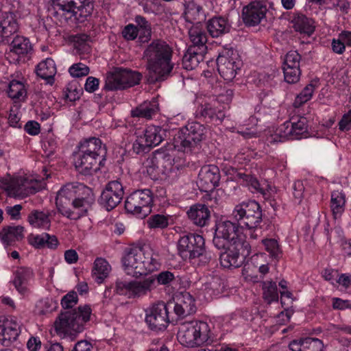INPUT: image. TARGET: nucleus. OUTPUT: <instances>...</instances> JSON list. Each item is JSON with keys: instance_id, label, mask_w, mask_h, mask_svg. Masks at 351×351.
Returning a JSON list of instances; mask_svg holds the SVG:
<instances>
[{"instance_id": "obj_45", "label": "nucleus", "mask_w": 351, "mask_h": 351, "mask_svg": "<svg viewBox=\"0 0 351 351\" xmlns=\"http://www.w3.org/2000/svg\"><path fill=\"white\" fill-rule=\"evenodd\" d=\"M28 221L30 225L35 228L49 230L51 226L48 213L43 211H32L28 217Z\"/></svg>"}, {"instance_id": "obj_25", "label": "nucleus", "mask_w": 351, "mask_h": 351, "mask_svg": "<svg viewBox=\"0 0 351 351\" xmlns=\"http://www.w3.org/2000/svg\"><path fill=\"white\" fill-rule=\"evenodd\" d=\"M220 180L219 170L215 165H206L201 168L197 184L202 191H213L219 184Z\"/></svg>"}, {"instance_id": "obj_43", "label": "nucleus", "mask_w": 351, "mask_h": 351, "mask_svg": "<svg viewBox=\"0 0 351 351\" xmlns=\"http://www.w3.org/2000/svg\"><path fill=\"white\" fill-rule=\"evenodd\" d=\"M346 196L342 191H335L331 193L330 208L335 219L340 218L345 210Z\"/></svg>"}, {"instance_id": "obj_61", "label": "nucleus", "mask_w": 351, "mask_h": 351, "mask_svg": "<svg viewBox=\"0 0 351 351\" xmlns=\"http://www.w3.org/2000/svg\"><path fill=\"white\" fill-rule=\"evenodd\" d=\"M77 302V295L76 292L70 291L65 295L61 300V304L64 308H73Z\"/></svg>"}, {"instance_id": "obj_59", "label": "nucleus", "mask_w": 351, "mask_h": 351, "mask_svg": "<svg viewBox=\"0 0 351 351\" xmlns=\"http://www.w3.org/2000/svg\"><path fill=\"white\" fill-rule=\"evenodd\" d=\"M69 72L73 77H80L89 73V68L84 64L76 63L70 66Z\"/></svg>"}, {"instance_id": "obj_2", "label": "nucleus", "mask_w": 351, "mask_h": 351, "mask_svg": "<svg viewBox=\"0 0 351 351\" xmlns=\"http://www.w3.org/2000/svg\"><path fill=\"white\" fill-rule=\"evenodd\" d=\"M172 50L165 42L153 41L144 51L151 81L164 80L171 73L174 64L171 61Z\"/></svg>"}, {"instance_id": "obj_52", "label": "nucleus", "mask_w": 351, "mask_h": 351, "mask_svg": "<svg viewBox=\"0 0 351 351\" xmlns=\"http://www.w3.org/2000/svg\"><path fill=\"white\" fill-rule=\"evenodd\" d=\"M150 228H165L169 225L168 217L156 214L152 215L147 221Z\"/></svg>"}, {"instance_id": "obj_40", "label": "nucleus", "mask_w": 351, "mask_h": 351, "mask_svg": "<svg viewBox=\"0 0 351 351\" xmlns=\"http://www.w3.org/2000/svg\"><path fill=\"white\" fill-rule=\"evenodd\" d=\"M230 27L226 19L221 16L213 17L207 23L208 31L213 37H219L228 32Z\"/></svg>"}, {"instance_id": "obj_57", "label": "nucleus", "mask_w": 351, "mask_h": 351, "mask_svg": "<svg viewBox=\"0 0 351 351\" xmlns=\"http://www.w3.org/2000/svg\"><path fill=\"white\" fill-rule=\"evenodd\" d=\"M303 351H322V341L316 338L303 339Z\"/></svg>"}, {"instance_id": "obj_41", "label": "nucleus", "mask_w": 351, "mask_h": 351, "mask_svg": "<svg viewBox=\"0 0 351 351\" xmlns=\"http://www.w3.org/2000/svg\"><path fill=\"white\" fill-rule=\"evenodd\" d=\"M102 151L103 148L101 141L97 138H90L80 143L77 152L98 158Z\"/></svg>"}, {"instance_id": "obj_10", "label": "nucleus", "mask_w": 351, "mask_h": 351, "mask_svg": "<svg viewBox=\"0 0 351 351\" xmlns=\"http://www.w3.org/2000/svg\"><path fill=\"white\" fill-rule=\"evenodd\" d=\"M55 6L57 13L64 16L66 20L74 17L83 21L93 10V0H62Z\"/></svg>"}, {"instance_id": "obj_21", "label": "nucleus", "mask_w": 351, "mask_h": 351, "mask_svg": "<svg viewBox=\"0 0 351 351\" xmlns=\"http://www.w3.org/2000/svg\"><path fill=\"white\" fill-rule=\"evenodd\" d=\"M55 330L60 337L73 336L80 332L81 322L76 321V317L71 312H65L60 315L54 323Z\"/></svg>"}, {"instance_id": "obj_33", "label": "nucleus", "mask_w": 351, "mask_h": 351, "mask_svg": "<svg viewBox=\"0 0 351 351\" xmlns=\"http://www.w3.org/2000/svg\"><path fill=\"white\" fill-rule=\"evenodd\" d=\"M184 7V18L189 23H199L201 21L205 19V14L202 8L194 0L186 1Z\"/></svg>"}, {"instance_id": "obj_51", "label": "nucleus", "mask_w": 351, "mask_h": 351, "mask_svg": "<svg viewBox=\"0 0 351 351\" xmlns=\"http://www.w3.org/2000/svg\"><path fill=\"white\" fill-rule=\"evenodd\" d=\"M265 250L274 258H278L281 254V250L278 241L274 239H265L262 240Z\"/></svg>"}, {"instance_id": "obj_47", "label": "nucleus", "mask_w": 351, "mask_h": 351, "mask_svg": "<svg viewBox=\"0 0 351 351\" xmlns=\"http://www.w3.org/2000/svg\"><path fill=\"white\" fill-rule=\"evenodd\" d=\"M160 158L155 154L149 156L143 163L142 171L147 173L152 179L162 178L160 173Z\"/></svg>"}, {"instance_id": "obj_14", "label": "nucleus", "mask_w": 351, "mask_h": 351, "mask_svg": "<svg viewBox=\"0 0 351 351\" xmlns=\"http://www.w3.org/2000/svg\"><path fill=\"white\" fill-rule=\"evenodd\" d=\"M223 171L228 176V179L235 180L241 184L248 186L252 192L260 193L266 198L271 197L276 193V188L271 185L267 184L266 187L261 186L257 179L250 175H247L243 172L238 171L237 169L232 167H225Z\"/></svg>"}, {"instance_id": "obj_39", "label": "nucleus", "mask_w": 351, "mask_h": 351, "mask_svg": "<svg viewBox=\"0 0 351 351\" xmlns=\"http://www.w3.org/2000/svg\"><path fill=\"white\" fill-rule=\"evenodd\" d=\"M57 72L55 62L47 58L41 61L36 67V73L41 78L46 80L49 84L53 82V77Z\"/></svg>"}, {"instance_id": "obj_46", "label": "nucleus", "mask_w": 351, "mask_h": 351, "mask_svg": "<svg viewBox=\"0 0 351 351\" xmlns=\"http://www.w3.org/2000/svg\"><path fill=\"white\" fill-rule=\"evenodd\" d=\"M2 243L6 246L19 241L23 237V228L21 226H12L4 228L0 232Z\"/></svg>"}, {"instance_id": "obj_55", "label": "nucleus", "mask_w": 351, "mask_h": 351, "mask_svg": "<svg viewBox=\"0 0 351 351\" xmlns=\"http://www.w3.org/2000/svg\"><path fill=\"white\" fill-rule=\"evenodd\" d=\"M233 93L230 89L223 90V91L217 95L216 97H213V98H209L208 103H213L212 106L215 108L216 107V104L219 103L223 104H228L232 98Z\"/></svg>"}, {"instance_id": "obj_26", "label": "nucleus", "mask_w": 351, "mask_h": 351, "mask_svg": "<svg viewBox=\"0 0 351 351\" xmlns=\"http://www.w3.org/2000/svg\"><path fill=\"white\" fill-rule=\"evenodd\" d=\"M175 313L179 316H186L195 312L196 307L193 296L188 292L178 293L174 302H171Z\"/></svg>"}, {"instance_id": "obj_12", "label": "nucleus", "mask_w": 351, "mask_h": 351, "mask_svg": "<svg viewBox=\"0 0 351 351\" xmlns=\"http://www.w3.org/2000/svg\"><path fill=\"white\" fill-rule=\"evenodd\" d=\"M141 75L128 69L117 68L108 73L105 88L110 90L124 89L139 83Z\"/></svg>"}, {"instance_id": "obj_18", "label": "nucleus", "mask_w": 351, "mask_h": 351, "mask_svg": "<svg viewBox=\"0 0 351 351\" xmlns=\"http://www.w3.org/2000/svg\"><path fill=\"white\" fill-rule=\"evenodd\" d=\"M135 22L137 26L130 24L125 27L122 32L123 37L130 40L138 37L140 43L147 42L151 36V27L149 23L141 16H136Z\"/></svg>"}, {"instance_id": "obj_22", "label": "nucleus", "mask_w": 351, "mask_h": 351, "mask_svg": "<svg viewBox=\"0 0 351 351\" xmlns=\"http://www.w3.org/2000/svg\"><path fill=\"white\" fill-rule=\"evenodd\" d=\"M163 139V132L160 127L149 125L145 129L143 136L137 137L133 147L136 153L144 150L145 147L159 145Z\"/></svg>"}, {"instance_id": "obj_35", "label": "nucleus", "mask_w": 351, "mask_h": 351, "mask_svg": "<svg viewBox=\"0 0 351 351\" xmlns=\"http://www.w3.org/2000/svg\"><path fill=\"white\" fill-rule=\"evenodd\" d=\"M289 125L292 139L308 138L311 136L308 132V120L306 117L293 118L289 121Z\"/></svg>"}, {"instance_id": "obj_6", "label": "nucleus", "mask_w": 351, "mask_h": 351, "mask_svg": "<svg viewBox=\"0 0 351 351\" xmlns=\"http://www.w3.org/2000/svg\"><path fill=\"white\" fill-rule=\"evenodd\" d=\"M232 216L241 229L247 232L251 237L256 238L252 228L261 221L262 216L260 206L256 202L244 201L239 203L234 206Z\"/></svg>"}, {"instance_id": "obj_60", "label": "nucleus", "mask_w": 351, "mask_h": 351, "mask_svg": "<svg viewBox=\"0 0 351 351\" xmlns=\"http://www.w3.org/2000/svg\"><path fill=\"white\" fill-rule=\"evenodd\" d=\"M250 121L252 124L251 127H249V125L246 124V127L245 128L238 131V132L245 138L256 137L257 135V130L254 128V125L257 124L258 119L256 117H252L250 119Z\"/></svg>"}, {"instance_id": "obj_54", "label": "nucleus", "mask_w": 351, "mask_h": 351, "mask_svg": "<svg viewBox=\"0 0 351 351\" xmlns=\"http://www.w3.org/2000/svg\"><path fill=\"white\" fill-rule=\"evenodd\" d=\"M92 310L88 305L80 306L78 307L77 311L72 313L76 317V321L81 322V328L83 329V324L90 319Z\"/></svg>"}, {"instance_id": "obj_1", "label": "nucleus", "mask_w": 351, "mask_h": 351, "mask_svg": "<svg viewBox=\"0 0 351 351\" xmlns=\"http://www.w3.org/2000/svg\"><path fill=\"white\" fill-rule=\"evenodd\" d=\"M95 201L90 188L82 184H67L58 193L56 204L58 211L67 217H71V207L82 215L88 210Z\"/></svg>"}, {"instance_id": "obj_19", "label": "nucleus", "mask_w": 351, "mask_h": 351, "mask_svg": "<svg viewBox=\"0 0 351 351\" xmlns=\"http://www.w3.org/2000/svg\"><path fill=\"white\" fill-rule=\"evenodd\" d=\"M123 194V187L121 183L117 180L111 181L103 191L100 203L107 210H110L121 202Z\"/></svg>"}, {"instance_id": "obj_37", "label": "nucleus", "mask_w": 351, "mask_h": 351, "mask_svg": "<svg viewBox=\"0 0 351 351\" xmlns=\"http://www.w3.org/2000/svg\"><path fill=\"white\" fill-rule=\"evenodd\" d=\"M200 49L195 46H191L188 49L182 59L184 69L193 70L198 66L204 58L202 51H199Z\"/></svg>"}, {"instance_id": "obj_63", "label": "nucleus", "mask_w": 351, "mask_h": 351, "mask_svg": "<svg viewBox=\"0 0 351 351\" xmlns=\"http://www.w3.org/2000/svg\"><path fill=\"white\" fill-rule=\"evenodd\" d=\"M254 156V152L248 149L239 152L235 156V162L243 165L250 161Z\"/></svg>"}, {"instance_id": "obj_28", "label": "nucleus", "mask_w": 351, "mask_h": 351, "mask_svg": "<svg viewBox=\"0 0 351 351\" xmlns=\"http://www.w3.org/2000/svg\"><path fill=\"white\" fill-rule=\"evenodd\" d=\"M98 158L77 152L74 155L73 162L76 169L83 174H90L99 169L97 166Z\"/></svg>"}, {"instance_id": "obj_3", "label": "nucleus", "mask_w": 351, "mask_h": 351, "mask_svg": "<svg viewBox=\"0 0 351 351\" xmlns=\"http://www.w3.org/2000/svg\"><path fill=\"white\" fill-rule=\"evenodd\" d=\"M124 271L128 275L138 277L157 269L159 263L150 249L131 248L122 258Z\"/></svg>"}, {"instance_id": "obj_17", "label": "nucleus", "mask_w": 351, "mask_h": 351, "mask_svg": "<svg viewBox=\"0 0 351 351\" xmlns=\"http://www.w3.org/2000/svg\"><path fill=\"white\" fill-rule=\"evenodd\" d=\"M171 303L159 302L146 310L145 322L149 328L155 330L165 329L169 323V309Z\"/></svg>"}, {"instance_id": "obj_4", "label": "nucleus", "mask_w": 351, "mask_h": 351, "mask_svg": "<svg viewBox=\"0 0 351 351\" xmlns=\"http://www.w3.org/2000/svg\"><path fill=\"white\" fill-rule=\"evenodd\" d=\"M40 187V179L25 171L0 178V188L10 197H24L36 193Z\"/></svg>"}, {"instance_id": "obj_9", "label": "nucleus", "mask_w": 351, "mask_h": 351, "mask_svg": "<svg viewBox=\"0 0 351 351\" xmlns=\"http://www.w3.org/2000/svg\"><path fill=\"white\" fill-rule=\"evenodd\" d=\"M153 194L149 189L138 190L131 193L125 202L128 213L139 218H145L152 211Z\"/></svg>"}, {"instance_id": "obj_11", "label": "nucleus", "mask_w": 351, "mask_h": 351, "mask_svg": "<svg viewBox=\"0 0 351 351\" xmlns=\"http://www.w3.org/2000/svg\"><path fill=\"white\" fill-rule=\"evenodd\" d=\"M224 249L226 251L220 255V263L227 269L239 267L251 253V246L247 242L234 243Z\"/></svg>"}, {"instance_id": "obj_42", "label": "nucleus", "mask_w": 351, "mask_h": 351, "mask_svg": "<svg viewBox=\"0 0 351 351\" xmlns=\"http://www.w3.org/2000/svg\"><path fill=\"white\" fill-rule=\"evenodd\" d=\"M158 110V103L156 98L145 101L132 111L133 117L150 119Z\"/></svg>"}, {"instance_id": "obj_34", "label": "nucleus", "mask_w": 351, "mask_h": 351, "mask_svg": "<svg viewBox=\"0 0 351 351\" xmlns=\"http://www.w3.org/2000/svg\"><path fill=\"white\" fill-rule=\"evenodd\" d=\"M189 217L197 226H204L210 219V210L204 204H195L187 212Z\"/></svg>"}, {"instance_id": "obj_29", "label": "nucleus", "mask_w": 351, "mask_h": 351, "mask_svg": "<svg viewBox=\"0 0 351 351\" xmlns=\"http://www.w3.org/2000/svg\"><path fill=\"white\" fill-rule=\"evenodd\" d=\"M18 29L19 25L13 13L2 12L0 14V41L11 36Z\"/></svg>"}, {"instance_id": "obj_53", "label": "nucleus", "mask_w": 351, "mask_h": 351, "mask_svg": "<svg viewBox=\"0 0 351 351\" xmlns=\"http://www.w3.org/2000/svg\"><path fill=\"white\" fill-rule=\"evenodd\" d=\"M300 56L296 51H290L285 56L282 68L300 69Z\"/></svg>"}, {"instance_id": "obj_7", "label": "nucleus", "mask_w": 351, "mask_h": 351, "mask_svg": "<svg viewBox=\"0 0 351 351\" xmlns=\"http://www.w3.org/2000/svg\"><path fill=\"white\" fill-rule=\"evenodd\" d=\"M250 234L241 229L232 221L221 218L216 222L213 243L218 249L225 248L234 243L247 242L245 238Z\"/></svg>"}, {"instance_id": "obj_62", "label": "nucleus", "mask_w": 351, "mask_h": 351, "mask_svg": "<svg viewBox=\"0 0 351 351\" xmlns=\"http://www.w3.org/2000/svg\"><path fill=\"white\" fill-rule=\"evenodd\" d=\"M45 238H47V233L42 234H32L29 237V243L36 248H40L45 246Z\"/></svg>"}, {"instance_id": "obj_36", "label": "nucleus", "mask_w": 351, "mask_h": 351, "mask_svg": "<svg viewBox=\"0 0 351 351\" xmlns=\"http://www.w3.org/2000/svg\"><path fill=\"white\" fill-rule=\"evenodd\" d=\"M8 94L12 99H23L26 97L25 80L22 76L17 74L16 77L10 82Z\"/></svg>"}, {"instance_id": "obj_23", "label": "nucleus", "mask_w": 351, "mask_h": 351, "mask_svg": "<svg viewBox=\"0 0 351 351\" xmlns=\"http://www.w3.org/2000/svg\"><path fill=\"white\" fill-rule=\"evenodd\" d=\"M20 333V325L13 317L0 316V343L8 346Z\"/></svg>"}, {"instance_id": "obj_64", "label": "nucleus", "mask_w": 351, "mask_h": 351, "mask_svg": "<svg viewBox=\"0 0 351 351\" xmlns=\"http://www.w3.org/2000/svg\"><path fill=\"white\" fill-rule=\"evenodd\" d=\"M339 128L342 132L351 130V110L342 117L339 122Z\"/></svg>"}, {"instance_id": "obj_50", "label": "nucleus", "mask_w": 351, "mask_h": 351, "mask_svg": "<svg viewBox=\"0 0 351 351\" xmlns=\"http://www.w3.org/2000/svg\"><path fill=\"white\" fill-rule=\"evenodd\" d=\"M315 91V86L312 84H309L306 86L295 97L293 102V106L295 108L301 106L304 103L309 101L313 95Z\"/></svg>"}, {"instance_id": "obj_49", "label": "nucleus", "mask_w": 351, "mask_h": 351, "mask_svg": "<svg viewBox=\"0 0 351 351\" xmlns=\"http://www.w3.org/2000/svg\"><path fill=\"white\" fill-rule=\"evenodd\" d=\"M263 296L268 304L278 301V293L275 282L266 281L263 283Z\"/></svg>"}, {"instance_id": "obj_24", "label": "nucleus", "mask_w": 351, "mask_h": 351, "mask_svg": "<svg viewBox=\"0 0 351 351\" xmlns=\"http://www.w3.org/2000/svg\"><path fill=\"white\" fill-rule=\"evenodd\" d=\"M267 12V8L265 2L252 1L243 9V21L250 26L256 25L265 18Z\"/></svg>"}, {"instance_id": "obj_38", "label": "nucleus", "mask_w": 351, "mask_h": 351, "mask_svg": "<svg viewBox=\"0 0 351 351\" xmlns=\"http://www.w3.org/2000/svg\"><path fill=\"white\" fill-rule=\"evenodd\" d=\"M293 28L301 34L311 35L315 30V21L301 14H296L292 19Z\"/></svg>"}, {"instance_id": "obj_30", "label": "nucleus", "mask_w": 351, "mask_h": 351, "mask_svg": "<svg viewBox=\"0 0 351 351\" xmlns=\"http://www.w3.org/2000/svg\"><path fill=\"white\" fill-rule=\"evenodd\" d=\"M32 49L29 40L23 36H16L12 42L10 50L7 53L10 61H19L21 56L27 53Z\"/></svg>"}, {"instance_id": "obj_13", "label": "nucleus", "mask_w": 351, "mask_h": 351, "mask_svg": "<svg viewBox=\"0 0 351 351\" xmlns=\"http://www.w3.org/2000/svg\"><path fill=\"white\" fill-rule=\"evenodd\" d=\"M178 251L184 260H193L203 256L206 253L204 239L196 234L183 236L178 241Z\"/></svg>"}, {"instance_id": "obj_44", "label": "nucleus", "mask_w": 351, "mask_h": 351, "mask_svg": "<svg viewBox=\"0 0 351 351\" xmlns=\"http://www.w3.org/2000/svg\"><path fill=\"white\" fill-rule=\"evenodd\" d=\"M213 104V103H208V101H205L204 104L202 101L198 106L197 112L202 117H208L212 119L216 118L221 121L224 117L223 109L225 108L222 107V109H221L217 105L215 108L212 106Z\"/></svg>"}, {"instance_id": "obj_5", "label": "nucleus", "mask_w": 351, "mask_h": 351, "mask_svg": "<svg viewBox=\"0 0 351 351\" xmlns=\"http://www.w3.org/2000/svg\"><path fill=\"white\" fill-rule=\"evenodd\" d=\"M178 339L184 346L195 348L204 346L211 341V332L208 324L205 322L192 321L180 326Z\"/></svg>"}, {"instance_id": "obj_8", "label": "nucleus", "mask_w": 351, "mask_h": 351, "mask_svg": "<svg viewBox=\"0 0 351 351\" xmlns=\"http://www.w3.org/2000/svg\"><path fill=\"white\" fill-rule=\"evenodd\" d=\"M206 129L197 122H191L182 128L174 136L173 145L178 151L189 152L204 138Z\"/></svg>"}, {"instance_id": "obj_32", "label": "nucleus", "mask_w": 351, "mask_h": 351, "mask_svg": "<svg viewBox=\"0 0 351 351\" xmlns=\"http://www.w3.org/2000/svg\"><path fill=\"white\" fill-rule=\"evenodd\" d=\"M112 267L109 263L103 258H97L92 268V277L98 284H101L108 278Z\"/></svg>"}, {"instance_id": "obj_16", "label": "nucleus", "mask_w": 351, "mask_h": 351, "mask_svg": "<svg viewBox=\"0 0 351 351\" xmlns=\"http://www.w3.org/2000/svg\"><path fill=\"white\" fill-rule=\"evenodd\" d=\"M156 278L149 277L143 281L139 280H118L116 282L115 291L128 298L141 297L145 295L154 286Z\"/></svg>"}, {"instance_id": "obj_56", "label": "nucleus", "mask_w": 351, "mask_h": 351, "mask_svg": "<svg viewBox=\"0 0 351 351\" xmlns=\"http://www.w3.org/2000/svg\"><path fill=\"white\" fill-rule=\"evenodd\" d=\"M258 265L254 267L251 264H245L242 269V276L245 281L250 282H256L258 281L257 275Z\"/></svg>"}, {"instance_id": "obj_20", "label": "nucleus", "mask_w": 351, "mask_h": 351, "mask_svg": "<svg viewBox=\"0 0 351 351\" xmlns=\"http://www.w3.org/2000/svg\"><path fill=\"white\" fill-rule=\"evenodd\" d=\"M169 152L167 154L163 153H156L157 157L160 158V177L169 176L170 173L175 170L179 169L184 165L182 158V155L176 158V152H181L176 149L173 144L169 145Z\"/></svg>"}, {"instance_id": "obj_48", "label": "nucleus", "mask_w": 351, "mask_h": 351, "mask_svg": "<svg viewBox=\"0 0 351 351\" xmlns=\"http://www.w3.org/2000/svg\"><path fill=\"white\" fill-rule=\"evenodd\" d=\"M189 38L194 46L199 49L202 47L206 42V36L204 32L199 23L193 24L189 30Z\"/></svg>"}, {"instance_id": "obj_27", "label": "nucleus", "mask_w": 351, "mask_h": 351, "mask_svg": "<svg viewBox=\"0 0 351 351\" xmlns=\"http://www.w3.org/2000/svg\"><path fill=\"white\" fill-rule=\"evenodd\" d=\"M33 271L28 267H19L14 273L13 285L18 292L23 295L29 292V284L33 280Z\"/></svg>"}, {"instance_id": "obj_31", "label": "nucleus", "mask_w": 351, "mask_h": 351, "mask_svg": "<svg viewBox=\"0 0 351 351\" xmlns=\"http://www.w3.org/2000/svg\"><path fill=\"white\" fill-rule=\"evenodd\" d=\"M202 281V291L207 300L218 295L222 289V280L217 275L206 276Z\"/></svg>"}, {"instance_id": "obj_58", "label": "nucleus", "mask_w": 351, "mask_h": 351, "mask_svg": "<svg viewBox=\"0 0 351 351\" xmlns=\"http://www.w3.org/2000/svg\"><path fill=\"white\" fill-rule=\"evenodd\" d=\"M285 80L289 84L298 82L300 77V69L298 68H282Z\"/></svg>"}, {"instance_id": "obj_15", "label": "nucleus", "mask_w": 351, "mask_h": 351, "mask_svg": "<svg viewBox=\"0 0 351 351\" xmlns=\"http://www.w3.org/2000/svg\"><path fill=\"white\" fill-rule=\"evenodd\" d=\"M239 54L234 50H226L217 59V70L226 81L234 80L241 66Z\"/></svg>"}]
</instances>
